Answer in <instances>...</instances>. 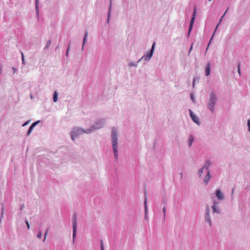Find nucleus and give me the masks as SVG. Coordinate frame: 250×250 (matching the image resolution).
<instances>
[{
    "mask_svg": "<svg viewBox=\"0 0 250 250\" xmlns=\"http://www.w3.org/2000/svg\"><path fill=\"white\" fill-rule=\"evenodd\" d=\"M111 144L113 151L114 159L116 161L118 160V130L115 127L112 128L111 134Z\"/></svg>",
    "mask_w": 250,
    "mask_h": 250,
    "instance_id": "1",
    "label": "nucleus"
},
{
    "mask_svg": "<svg viewBox=\"0 0 250 250\" xmlns=\"http://www.w3.org/2000/svg\"><path fill=\"white\" fill-rule=\"evenodd\" d=\"M217 102L218 98L217 94L214 91H211L209 95V98L207 103V108L212 113L214 112L215 106L217 104Z\"/></svg>",
    "mask_w": 250,
    "mask_h": 250,
    "instance_id": "2",
    "label": "nucleus"
},
{
    "mask_svg": "<svg viewBox=\"0 0 250 250\" xmlns=\"http://www.w3.org/2000/svg\"><path fill=\"white\" fill-rule=\"evenodd\" d=\"M88 128L87 129H84L82 128L76 126L72 128L70 134L71 138L73 141H75L76 138L83 133L91 134V133H88Z\"/></svg>",
    "mask_w": 250,
    "mask_h": 250,
    "instance_id": "3",
    "label": "nucleus"
},
{
    "mask_svg": "<svg viewBox=\"0 0 250 250\" xmlns=\"http://www.w3.org/2000/svg\"><path fill=\"white\" fill-rule=\"evenodd\" d=\"M106 124L105 119H101L95 121V124L88 128V133H92L96 130L99 129L103 127Z\"/></svg>",
    "mask_w": 250,
    "mask_h": 250,
    "instance_id": "4",
    "label": "nucleus"
},
{
    "mask_svg": "<svg viewBox=\"0 0 250 250\" xmlns=\"http://www.w3.org/2000/svg\"><path fill=\"white\" fill-rule=\"evenodd\" d=\"M196 13H197V7H196V6H195L193 8V13L192 14V16H191L189 25L188 31V37L189 36L190 33L192 29L193 24L195 21V18H196Z\"/></svg>",
    "mask_w": 250,
    "mask_h": 250,
    "instance_id": "5",
    "label": "nucleus"
},
{
    "mask_svg": "<svg viewBox=\"0 0 250 250\" xmlns=\"http://www.w3.org/2000/svg\"><path fill=\"white\" fill-rule=\"evenodd\" d=\"M155 45L156 42H154L152 45L151 48L150 49V50H149V51L146 54L144 55L142 57V59H144L146 62L150 61L154 53Z\"/></svg>",
    "mask_w": 250,
    "mask_h": 250,
    "instance_id": "6",
    "label": "nucleus"
},
{
    "mask_svg": "<svg viewBox=\"0 0 250 250\" xmlns=\"http://www.w3.org/2000/svg\"><path fill=\"white\" fill-rule=\"evenodd\" d=\"M77 227V220L76 213H74L72 218V228H73V243L75 242V239L76 237Z\"/></svg>",
    "mask_w": 250,
    "mask_h": 250,
    "instance_id": "7",
    "label": "nucleus"
},
{
    "mask_svg": "<svg viewBox=\"0 0 250 250\" xmlns=\"http://www.w3.org/2000/svg\"><path fill=\"white\" fill-rule=\"evenodd\" d=\"M205 220L208 222L209 226H211V220L210 216V208L208 205H207L205 209Z\"/></svg>",
    "mask_w": 250,
    "mask_h": 250,
    "instance_id": "8",
    "label": "nucleus"
},
{
    "mask_svg": "<svg viewBox=\"0 0 250 250\" xmlns=\"http://www.w3.org/2000/svg\"><path fill=\"white\" fill-rule=\"evenodd\" d=\"M189 112L190 117H191L192 121L198 125H200V122L199 121V118L192 112L191 110L189 109Z\"/></svg>",
    "mask_w": 250,
    "mask_h": 250,
    "instance_id": "9",
    "label": "nucleus"
},
{
    "mask_svg": "<svg viewBox=\"0 0 250 250\" xmlns=\"http://www.w3.org/2000/svg\"><path fill=\"white\" fill-rule=\"evenodd\" d=\"M146 191L145 192V194L146 195ZM144 208H145V220L148 219V216H147V212H148V209H147V197L146 196H145V200H144Z\"/></svg>",
    "mask_w": 250,
    "mask_h": 250,
    "instance_id": "10",
    "label": "nucleus"
},
{
    "mask_svg": "<svg viewBox=\"0 0 250 250\" xmlns=\"http://www.w3.org/2000/svg\"><path fill=\"white\" fill-rule=\"evenodd\" d=\"M40 122V120L37 121L32 124V125L30 126L27 132V136H29V135L32 132L33 128Z\"/></svg>",
    "mask_w": 250,
    "mask_h": 250,
    "instance_id": "11",
    "label": "nucleus"
},
{
    "mask_svg": "<svg viewBox=\"0 0 250 250\" xmlns=\"http://www.w3.org/2000/svg\"><path fill=\"white\" fill-rule=\"evenodd\" d=\"M216 197L219 200H223L224 199V196L220 189H216L215 191Z\"/></svg>",
    "mask_w": 250,
    "mask_h": 250,
    "instance_id": "12",
    "label": "nucleus"
},
{
    "mask_svg": "<svg viewBox=\"0 0 250 250\" xmlns=\"http://www.w3.org/2000/svg\"><path fill=\"white\" fill-rule=\"evenodd\" d=\"M211 177H212V175H211V172L209 170H208L207 175L204 178V183L206 185H207L208 184V182Z\"/></svg>",
    "mask_w": 250,
    "mask_h": 250,
    "instance_id": "13",
    "label": "nucleus"
},
{
    "mask_svg": "<svg viewBox=\"0 0 250 250\" xmlns=\"http://www.w3.org/2000/svg\"><path fill=\"white\" fill-rule=\"evenodd\" d=\"M205 73L207 76H208L210 74V63L209 62H208L206 66Z\"/></svg>",
    "mask_w": 250,
    "mask_h": 250,
    "instance_id": "14",
    "label": "nucleus"
},
{
    "mask_svg": "<svg viewBox=\"0 0 250 250\" xmlns=\"http://www.w3.org/2000/svg\"><path fill=\"white\" fill-rule=\"evenodd\" d=\"M211 164H212V163L210 160H207L202 167L204 169H207V172H208V170H209V167L210 165H211Z\"/></svg>",
    "mask_w": 250,
    "mask_h": 250,
    "instance_id": "15",
    "label": "nucleus"
},
{
    "mask_svg": "<svg viewBox=\"0 0 250 250\" xmlns=\"http://www.w3.org/2000/svg\"><path fill=\"white\" fill-rule=\"evenodd\" d=\"M194 141V137L192 135H190L188 140V147H190Z\"/></svg>",
    "mask_w": 250,
    "mask_h": 250,
    "instance_id": "16",
    "label": "nucleus"
},
{
    "mask_svg": "<svg viewBox=\"0 0 250 250\" xmlns=\"http://www.w3.org/2000/svg\"><path fill=\"white\" fill-rule=\"evenodd\" d=\"M87 36H88V32H87V31H85V33H84L83 39V46H82V50H83L84 45L85 44V43L87 42Z\"/></svg>",
    "mask_w": 250,
    "mask_h": 250,
    "instance_id": "17",
    "label": "nucleus"
},
{
    "mask_svg": "<svg viewBox=\"0 0 250 250\" xmlns=\"http://www.w3.org/2000/svg\"><path fill=\"white\" fill-rule=\"evenodd\" d=\"M211 208H212V211L214 213H216L217 214H220L221 211L219 208L218 206H212Z\"/></svg>",
    "mask_w": 250,
    "mask_h": 250,
    "instance_id": "18",
    "label": "nucleus"
},
{
    "mask_svg": "<svg viewBox=\"0 0 250 250\" xmlns=\"http://www.w3.org/2000/svg\"><path fill=\"white\" fill-rule=\"evenodd\" d=\"M35 9L37 16H39V0H35Z\"/></svg>",
    "mask_w": 250,
    "mask_h": 250,
    "instance_id": "19",
    "label": "nucleus"
},
{
    "mask_svg": "<svg viewBox=\"0 0 250 250\" xmlns=\"http://www.w3.org/2000/svg\"><path fill=\"white\" fill-rule=\"evenodd\" d=\"M58 93L57 91H55L53 94V100L54 102H57L58 101Z\"/></svg>",
    "mask_w": 250,
    "mask_h": 250,
    "instance_id": "20",
    "label": "nucleus"
},
{
    "mask_svg": "<svg viewBox=\"0 0 250 250\" xmlns=\"http://www.w3.org/2000/svg\"><path fill=\"white\" fill-rule=\"evenodd\" d=\"M111 10H108V12H107V21H106V23L107 24L109 23V21H110V17H111Z\"/></svg>",
    "mask_w": 250,
    "mask_h": 250,
    "instance_id": "21",
    "label": "nucleus"
},
{
    "mask_svg": "<svg viewBox=\"0 0 250 250\" xmlns=\"http://www.w3.org/2000/svg\"><path fill=\"white\" fill-rule=\"evenodd\" d=\"M128 66L129 67H137L138 66V64L136 62H129L128 64Z\"/></svg>",
    "mask_w": 250,
    "mask_h": 250,
    "instance_id": "22",
    "label": "nucleus"
},
{
    "mask_svg": "<svg viewBox=\"0 0 250 250\" xmlns=\"http://www.w3.org/2000/svg\"><path fill=\"white\" fill-rule=\"evenodd\" d=\"M240 67H241V62L239 61L238 62V65H237V69H238V73H239V76L241 75V70H240Z\"/></svg>",
    "mask_w": 250,
    "mask_h": 250,
    "instance_id": "23",
    "label": "nucleus"
},
{
    "mask_svg": "<svg viewBox=\"0 0 250 250\" xmlns=\"http://www.w3.org/2000/svg\"><path fill=\"white\" fill-rule=\"evenodd\" d=\"M213 37H214V34H213V35H212V36H211V38H210V40H209V41L208 42V44L205 53H207V50H208V47H209L210 44L211 43L212 40H213Z\"/></svg>",
    "mask_w": 250,
    "mask_h": 250,
    "instance_id": "24",
    "label": "nucleus"
},
{
    "mask_svg": "<svg viewBox=\"0 0 250 250\" xmlns=\"http://www.w3.org/2000/svg\"><path fill=\"white\" fill-rule=\"evenodd\" d=\"M203 171H204V169L203 168V167H202L201 168H200L198 170V175L199 177H201V176L203 173Z\"/></svg>",
    "mask_w": 250,
    "mask_h": 250,
    "instance_id": "25",
    "label": "nucleus"
},
{
    "mask_svg": "<svg viewBox=\"0 0 250 250\" xmlns=\"http://www.w3.org/2000/svg\"><path fill=\"white\" fill-rule=\"evenodd\" d=\"M229 7L227 9L226 11H225V13L224 14V15L221 17V18L219 19V22L218 23L220 24L221 21H222V20H223V17H224V16L226 15V14L227 13L228 10H229Z\"/></svg>",
    "mask_w": 250,
    "mask_h": 250,
    "instance_id": "26",
    "label": "nucleus"
},
{
    "mask_svg": "<svg viewBox=\"0 0 250 250\" xmlns=\"http://www.w3.org/2000/svg\"><path fill=\"white\" fill-rule=\"evenodd\" d=\"M109 0V4L108 7V10L110 11L112 10V0Z\"/></svg>",
    "mask_w": 250,
    "mask_h": 250,
    "instance_id": "27",
    "label": "nucleus"
},
{
    "mask_svg": "<svg viewBox=\"0 0 250 250\" xmlns=\"http://www.w3.org/2000/svg\"><path fill=\"white\" fill-rule=\"evenodd\" d=\"M51 40L48 41L47 42V43L46 44V46L44 47V49H47L49 47V46H50V45L51 44Z\"/></svg>",
    "mask_w": 250,
    "mask_h": 250,
    "instance_id": "28",
    "label": "nucleus"
},
{
    "mask_svg": "<svg viewBox=\"0 0 250 250\" xmlns=\"http://www.w3.org/2000/svg\"><path fill=\"white\" fill-rule=\"evenodd\" d=\"M100 243L101 250H104V246L103 241L102 240H101Z\"/></svg>",
    "mask_w": 250,
    "mask_h": 250,
    "instance_id": "29",
    "label": "nucleus"
},
{
    "mask_svg": "<svg viewBox=\"0 0 250 250\" xmlns=\"http://www.w3.org/2000/svg\"><path fill=\"white\" fill-rule=\"evenodd\" d=\"M163 212L164 213V220L165 221L166 218V207L164 206L163 208Z\"/></svg>",
    "mask_w": 250,
    "mask_h": 250,
    "instance_id": "30",
    "label": "nucleus"
},
{
    "mask_svg": "<svg viewBox=\"0 0 250 250\" xmlns=\"http://www.w3.org/2000/svg\"><path fill=\"white\" fill-rule=\"evenodd\" d=\"M190 97L191 98V100H192V101L194 103L195 102V97H194V96L193 95V93H191L190 94Z\"/></svg>",
    "mask_w": 250,
    "mask_h": 250,
    "instance_id": "31",
    "label": "nucleus"
},
{
    "mask_svg": "<svg viewBox=\"0 0 250 250\" xmlns=\"http://www.w3.org/2000/svg\"><path fill=\"white\" fill-rule=\"evenodd\" d=\"M25 224L27 225V229H30V224H29L28 221L27 220H25Z\"/></svg>",
    "mask_w": 250,
    "mask_h": 250,
    "instance_id": "32",
    "label": "nucleus"
},
{
    "mask_svg": "<svg viewBox=\"0 0 250 250\" xmlns=\"http://www.w3.org/2000/svg\"><path fill=\"white\" fill-rule=\"evenodd\" d=\"M247 125L248 127V130L250 132V119H248L247 121Z\"/></svg>",
    "mask_w": 250,
    "mask_h": 250,
    "instance_id": "33",
    "label": "nucleus"
},
{
    "mask_svg": "<svg viewBox=\"0 0 250 250\" xmlns=\"http://www.w3.org/2000/svg\"><path fill=\"white\" fill-rule=\"evenodd\" d=\"M42 233L41 231H39L37 235V237L39 238V239H41L42 238Z\"/></svg>",
    "mask_w": 250,
    "mask_h": 250,
    "instance_id": "34",
    "label": "nucleus"
},
{
    "mask_svg": "<svg viewBox=\"0 0 250 250\" xmlns=\"http://www.w3.org/2000/svg\"><path fill=\"white\" fill-rule=\"evenodd\" d=\"M162 204H164V205H166L167 203V201L166 198H164L161 202Z\"/></svg>",
    "mask_w": 250,
    "mask_h": 250,
    "instance_id": "35",
    "label": "nucleus"
},
{
    "mask_svg": "<svg viewBox=\"0 0 250 250\" xmlns=\"http://www.w3.org/2000/svg\"><path fill=\"white\" fill-rule=\"evenodd\" d=\"M47 234H48V230H47L45 231V233H44V238H43V240H42V241H43V242H45V239H46V236H47Z\"/></svg>",
    "mask_w": 250,
    "mask_h": 250,
    "instance_id": "36",
    "label": "nucleus"
},
{
    "mask_svg": "<svg viewBox=\"0 0 250 250\" xmlns=\"http://www.w3.org/2000/svg\"><path fill=\"white\" fill-rule=\"evenodd\" d=\"M218 202L216 201H213V205L212 206H218Z\"/></svg>",
    "mask_w": 250,
    "mask_h": 250,
    "instance_id": "37",
    "label": "nucleus"
},
{
    "mask_svg": "<svg viewBox=\"0 0 250 250\" xmlns=\"http://www.w3.org/2000/svg\"><path fill=\"white\" fill-rule=\"evenodd\" d=\"M219 24H220L218 23V24L216 25V27H215V30H214V32H213L214 35L215 34V32L216 31V30H217V28H218V26H219Z\"/></svg>",
    "mask_w": 250,
    "mask_h": 250,
    "instance_id": "38",
    "label": "nucleus"
},
{
    "mask_svg": "<svg viewBox=\"0 0 250 250\" xmlns=\"http://www.w3.org/2000/svg\"><path fill=\"white\" fill-rule=\"evenodd\" d=\"M219 24H220L218 23V24L216 25V27H215V30H214V32H213L214 35L215 34V32L216 31V30H217V28H218V26H219Z\"/></svg>",
    "mask_w": 250,
    "mask_h": 250,
    "instance_id": "39",
    "label": "nucleus"
},
{
    "mask_svg": "<svg viewBox=\"0 0 250 250\" xmlns=\"http://www.w3.org/2000/svg\"><path fill=\"white\" fill-rule=\"evenodd\" d=\"M192 46H193V43L191 44V45L189 48V52H188V55L189 56V54H190V51H191V50L192 49Z\"/></svg>",
    "mask_w": 250,
    "mask_h": 250,
    "instance_id": "40",
    "label": "nucleus"
},
{
    "mask_svg": "<svg viewBox=\"0 0 250 250\" xmlns=\"http://www.w3.org/2000/svg\"><path fill=\"white\" fill-rule=\"evenodd\" d=\"M29 122V121H26L23 125H22V126H24L25 125H26Z\"/></svg>",
    "mask_w": 250,
    "mask_h": 250,
    "instance_id": "41",
    "label": "nucleus"
},
{
    "mask_svg": "<svg viewBox=\"0 0 250 250\" xmlns=\"http://www.w3.org/2000/svg\"><path fill=\"white\" fill-rule=\"evenodd\" d=\"M24 208H25V206L24 205H21V207H20L21 210H22Z\"/></svg>",
    "mask_w": 250,
    "mask_h": 250,
    "instance_id": "42",
    "label": "nucleus"
},
{
    "mask_svg": "<svg viewBox=\"0 0 250 250\" xmlns=\"http://www.w3.org/2000/svg\"><path fill=\"white\" fill-rule=\"evenodd\" d=\"M234 188H233L232 189L231 194V197L232 198L233 197V192H234Z\"/></svg>",
    "mask_w": 250,
    "mask_h": 250,
    "instance_id": "43",
    "label": "nucleus"
},
{
    "mask_svg": "<svg viewBox=\"0 0 250 250\" xmlns=\"http://www.w3.org/2000/svg\"><path fill=\"white\" fill-rule=\"evenodd\" d=\"M70 42L69 43L68 45L67 46V50H70Z\"/></svg>",
    "mask_w": 250,
    "mask_h": 250,
    "instance_id": "44",
    "label": "nucleus"
},
{
    "mask_svg": "<svg viewBox=\"0 0 250 250\" xmlns=\"http://www.w3.org/2000/svg\"><path fill=\"white\" fill-rule=\"evenodd\" d=\"M195 78H194L193 80L192 85H193V87H194V85H195Z\"/></svg>",
    "mask_w": 250,
    "mask_h": 250,
    "instance_id": "45",
    "label": "nucleus"
},
{
    "mask_svg": "<svg viewBox=\"0 0 250 250\" xmlns=\"http://www.w3.org/2000/svg\"><path fill=\"white\" fill-rule=\"evenodd\" d=\"M69 51V50H66V53H65V56H66V57H68V56Z\"/></svg>",
    "mask_w": 250,
    "mask_h": 250,
    "instance_id": "46",
    "label": "nucleus"
},
{
    "mask_svg": "<svg viewBox=\"0 0 250 250\" xmlns=\"http://www.w3.org/2000/svg\"><path fill=\"white\" fill-rule=\"evenodd\" d=\"M22 63L23 64H25V63L24 58L22 59Z\"/></svg>",
    "mask_w": 250,
    "mask_h": 250,
    "instance_id": "47",
    "label": "nucleus"
},
{
    "mask_svg": "<svg viewBox=\"0 0 250 250\" xmlns=\"http://www.w3.org/2000/svg\"><path fill=\"white\" fill-rule=\"evenodd\" d=\"M21 53L22 59L24 58L23 53L22 52H21Z\"/></svg>",
    "mask_w": 250,
    "mask_h": 250,
    "instance_id": "48",
    "label": "nucleus"
},
{
    "mask_svg": "<svg viewBox=\"0 0 250 250\" xmlns=\"http://www.w3.org/2000/svg\"><path fill=\"white\" fill-rule=\"evenodd\" d=\"M250 186H247V187H246V188H246V189L249 190V189H250Z\"/></svg>",
    "mask_w": 250,
    "mask_h": 250,
    "instance_id": "49",
    "label": "nucleus"
},
{
    "mask_svg": "<svg viewBox=\"0 0 250 250\" xmlns=\"http://www.w3.org/2000/svg\"><path fill=\"white\" fill-rule=\"evenodd\" d=\"M142 59H142V58H141L140 59H139V60L138 61V62H137L136 63H138V62H141V61Z\"/></svg>",
    "mask_w": 250,
    "mask_h": 250,
    "instance_id": "50",
    "label": "nucleus"
},
{
    "mask_svg": "<svg viewBox=\"0 0 250 250\" xmlns=\"http://www.w3.org/2000/svg\"><path fill=\"white\" fill-rule=\"evenodd\" d=\"M180 176H181V179H182L183 178V173H180Z\"/></svg>",
    "mask_w": 250,
    "mask_h": 250,
    "instance_id": "51",
    "label": "nucleus"
},
{
    "mask_svg": "<svg viewBox=\"0 0 250 250\" xmlns=\"http://www.w3.org/2000/svg\"><path fill=\"white\" fill-rule=\"evenodd\" d=\"M59 48V45H58L55 48V50H56L57 49H58Z\"/></svg>",
    "mask_w": 250,
    "mask_h": 250,
    "instance_id": "52",
    "label": "nucleus"
},
{
    "mask_svg": "<svg viewBox=\"0 0 250 250\" xmlns=\"http://www.w3.org/2000/svg\"><path fill=\"white\" fill-rule=\"evenodd\" d=\"M30 98L31 99H33V95L32 94L30 95Z\"/></svg>",
    "mask_w": 250,
    "mask_h": 250,
    "instance_id": "53",
    "label": "nucleus"
},
{
    "mask_svg": "<svg viewBox=\"0 0 250 250\" xmlns=\"http://www.w3.org/2000/svg\"><path fill=\"white\" fill-rule=\"evenodd\" d=\"M1 68L0 67V74L1 73Z\"/></svg>",
    "mask_w": 250,
    "mask_h": 250,
    "instance_id": "54",
    "label": "nucleus"
},
{
    "mask_svg": "<svg viewBox=\"0 0 250 250\" xmlns=\"http://www.w3.org/2000/svg\"><path fill=\"white\" fill-rule=\"evenodd\" d=\"M2 214H3V210H2V211H1V215H2Z\"/></svg>",
    "mask_w": 250,
    "mask_h": 250,
    "instance_id": "55",
    "label": "nucleus"
},
{
    "mask_svg": "<svg viewBox=\"0 0 250 250\" xmlns=\"http://www.w3.org/2000/svg\"><path fill=\"white\" fill-rule=\"evenodd\" d=\"M13 69L15 71V68L13 67Z\"/></svg>",
    "mask_w": 250,
    "mask_h": 250,
    "instance_id": "56",
    "label": "nucleus"
},
{
    "mask_svg": "<svg viewBox=\"0 0 250 250\" xmlns=\"http://www.w3.org/2000/svg\"><path fill=\"white\" fill-rule=\"evenodd\" d=\"M208 1H211V0H208Z\"/></svg>",
    "mask_w": 250,
    "mask_h": 250,
    "instance_id": "57",
    "label": "nucleus"
}]
</instances>
